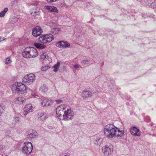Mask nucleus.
Instances as JSON below:
<instances>
[{
  "label": "nucleus",
  "mask_w": 156,
  "mask_h": 156,
  "mask_svg": "<svg viewBox=\"0 0 156 156\" xmlns=\"http://www.w3.org/2000/svg\"><path fill=\"white\" fill-rule=\"evenodd\" d=\"M54 39L53 36L51 34H44L39 37V40L41 43H35L34 45L37 48L42 49L46 48L44 44L51 42Z\"/></svg>",
  "instance_id": "1"
},
{
  "label": "nucleus",
  "mask_w": 156,
  "mask_h": 156,
  "mask_svg": "<svg viewBox=\"0 0 156 156\" xmlns=\"http://www.w3.org/2000/svg\"><path fill=\"white\" fill-rule=\"evenodd\" d=\"M38 52L36 48L32 47H26L22 52L23 56L25 58H34L38 56Z\"/></svg>",
  "instance_id": "2"
},
{
  "label": "nucleus",
  "mask_w": 156,
  "mask_h": 156,
  "mask_svg": "<svg viewBox=\"0 0 156 156\" xmlns=\"http://www.w3.org/2000/svg\"><path fill=\"white\" fill-rule=\"evenodd\" d=\"M116 127L112 124H108L104 129V134L107 137L112 138L115 136Z\"/></svg>",
  "instance_id": "3"
},
{
  "label": "nucleus",
  "mask_w": 156,
  "mask_h": 156,
  "mask_svg": "<svg viewBox=\"0 0 156 156\" xmlns=\"http://www.w3.org/2000/svg\"><path fill=\"white\" fill-rule=\"evenodd\" d=\"M12 90L13 92L21 94H24L27 92V90L25 85L21 83H17L13 86Z\"/></svg>",
  "instance_id": "4"
},
{
  "label": "nucleus",
  "mask_w": 156,
  "mask_h": 156,
  "mask_svg": "<svg viewBox=\"0 0 156 156\" xmlns=\"http://www.w3.org/2000/svg\"><path fill=\"white\" fill-rule=\"evenodd\" d=\"M36 79L35 76L33 73L26 75L22 79V82L27 85L32 83Z\"/></svg>",
  "instance_id": "5"
},
{
  "label": "nucleus",
  "mask_w": 156,
  "mask_h": 156,
  "mask_svg": "<svg viewBox=\"0 0 156 156\" xmlns=\"http://www.w3.org/2000/svg\"><path fill=\"white\" fill-rule=\"evenodd\" d=\"M23 145L22 149L23 153L27 155L29 154L32 152L33 149L32 143L30 142H26L24 143Z\"/></svg>",
  "instance_id": "6"
},
{
  "label": "nucleus",
  "mask_w": 156,
  "mask_h": 156,
  "mask_svg": "<svg viewBox=\"0 0 156 156\" xmlns=\"http://www.w3.org/2000/svg\"><path fill=\"white\" fill-rule=\"evenodd\" d=\"M74 115V113L73 111L67 108V110L64 112L63 119L65 121L72 120L73 118Z\"/></svg>",
  "instance_id": "7"
},
{
  "label": "nucleus",
  "mask_w": 156,
  "mask_h": 156,
  "mask_svg": "<svg viewBox=\"0 0 156 156\" xmlns=\"http://www.w3.org/2000/svg\"><path fill=\"white\" fill-rule=\"evenodd\" d=\"M113 149V146L112 144H108L102 147V150L105 155L107 156L112 153Z\"/></svg>",
  "instance_id": "8"
},
{
  "label": "nucleus",
  "mask_w": 156,
  "mask_h": 156,
  "mask_svg": "<svg viewBox=\"0 0 156 156\" xmlns=\"http://www.w3.org/2000/svg\"><path fill=\"white\" fill-rule=\"evenodd\" d=\"M67 108V105H60L57 107L56 110V112L57 116L58 117H60L64 113L63 111Z\"/></svg>",
  "instance_id": "9"
},
{
  "label": "nucleus",
  "mask_w": 156,
  "mask_h": 156,
  "mask_svg": "<svg viewBox=\"0 0 156 156\" xmlns=\"http://www.w3.org/2000/svg\"><path fill=\"white\" fill-rule=\"evenodd\" d=\"M42 32V30L39 26H36L32 30V34L34 37H37L41 34Z\"/></svg>",
  "instance_id": "10"
},
{
  "label": "nucleus",
  "mask_w": 156,
  "mask_h": 156,
  "mask_svg": "<svg viewBox=\"0 0 156 156\" xmlns=\"http://www.w3.org/2000/svg\"><path fill=\"white\" fill-rule=\"evenodd\" d=\"M41 105L43 107L50 106L52 103V101L46 98H42L40 100Z\"/></svg>",
  "instance_id": "11"
},
{
  "label": "nucleus",
  "mask_w": 156,
  "mask_h": 156,
  "mask_svg": "<svg viewBox=\"0 0 156 156\" xmlns=\"http://www.w3.org/2000/svg\"><path fill=\"white\" fill-rule=\"evenodd\" d=\"M70 44L67 42L62 41L58 42L56 44V46L60 48H66L70 46Z\"/></svg>",
  "instance_id": "12"
},
{
  "label": "nucleus",
  "mask_w": 156,
  "mask_h": 156,
  "mask_svg": "<svg viewBox=\"0 0 156 156\" xmlns=\"http://www.w3.org/2000/svg\"><path fill=\"white\" fill-rule=\"evenodd\" d=\"M23 115L26 116L27 115L33 111V106L31 104H28L26 105L23 108Z\"/></svg>",
  "instance_id": "13"
},
{
  "label": "nucleus",
  "mask_w": 156,
  "mask_h": 156,
  "mask_svg": "<svg viewBox=\"0 0 156 156\" xmlns=\"http://www.w3.org/2000/svg\"><path fill=\"white\" fill-rule=\"evenodd\" d=\"M130 132L131 134L134 136H139L140 135L139 129L135 127H133L131 128Z\"/></svg>",
  "instance_id": "14"
},
{
  "label": "nucleus",
  "mask_w": 156,
  "mask_h": 156,
  "mask_svg": "<svg viewBox=\"0 0 156 156\" xmlns=\"http://www.w3.org/2000/svg\"><path fill=\"white\" fill-rule=\"evenodd\" d=\"M40 59L47 62L48 63H50L51 61V58L49 57L46 53H42L40 56Z\"/></svg>",
  "instance_id": "15"
},
{
  "label": "nucleus",
  "mask_w": 156,
  "mask_h": 156,
  "mask_svg": "<svg viewBox=\"0 0 156 156\" xmlns=\"http://www.w3.org/2000/svg\"><path fill=\"white\" fill-rule=\"evenodd\" d=\"M93 94L90 91L84 90L82 93V96L84 98H88L92 96Z\"/></svg>",
  "instance_id": "16"
},
{
  "label": "nucleus",
  "mask_w": 156,
  "mask_h": 156,
  "mask_svg": "<svg viewBox=\"0 0 156 156\" xmlns=\"http://www.w3.org/2000/svg\"><path fill=\"white\" fill-rule=\"evenodd\" d=\"M45 9L51 12L58 13V11L56 7L53 6L45 5L44 6Z\"/></svg>",
  "instance_id": "17"
},
{
  "label": "nucleus",
  "mask_w": 156,
  "mask_h": 156,
  "mask_svg": "<svg viewBox=\"0 0 156 156\" xmlns=\"http://www.w3.org/2000/svg\"><path fill=\"white\" fill-rule=\"evenodd\" d=\"M47 115L45 112H43L38 113L37 116L39 120L43 121L46 118Z\"/></svg>",
  "instance_id": "18"
},
{
  "label": "nucleus",
  "mask_w": 156,
  "mask_h": 156,
  "mask_svg": "<svg viewBox=\"0 0 156 156\" xmlns=\"http://www.w3.org/2000/svg\"><path fill=\"white\" fill-rule=\"evenodd\" d=\"M115 136L117 137H121L124 134V130H122L119 129L117 127H116Z\"/></svg>",
  "instance_id": "19"
},
{
  "label": "nucleus",
  "mask_w": 156,
  "mask_h": 156,
  "mask_svg": "<svg viewBox=\"0 0 156 156\" xmlns=\"http://www.w3.org/2000/svg\"><path fill=\"white\" fill-rule=\"evenodd\" d=\"M102 138L100 136H97L95 139V140L94 142V143L95 144L97 145H100L102 142Z\"/></svg>",
  "instance_id": "20"
},
{
  "label": "nucleus",
  "mask_w": 156,
  "mask_h": 156,
  "mask_svg": "<svg viewBox=\"0 0 156 156\" xmlns=\"http://www.w3.org/2000/svg\"><path fill=\"white\" fill-rule=\"evenodd\" d=\"M14 102L16 104H23L24 102V99L22 97H18L14 100Z\"/></svg>",
  "instance_id": "21"
},
{
  "label": "nucleus",
  "mask_w": 156,
  "mask_h": 156,
  "mask_svg": "<svg viewBox=\"0 0 156 156\" xmlns=\"http://www.w3.org/2000/svg\"><path fill=\"white\" fill-rule=\"evenodd\" d=\"M60 30V29L59 28H54L51 30V32L54 35L58 34Z\"/></svg>",
  "instance_id": "22"
},
{
  "label": "nucleus",
  "mask_w": 156,
  "mask_h": 156,
  "mask_svg": "<svg viewBox=\"0 0 156 156\" xmlns=\"http://www.w3.org/2000/svg\"><path fill=\"white\" fill-rule=\"evenodd\" d=\"M91 62L89 59H86L81 61L80 63L83 66H87L89 65Z\"/></svg>",
  "instance_id": "23"
},
{
  "label": "nucleus",
  "mask_w": 156,
  "mask_h": 156,
  "mask_svg": "<svg viewBox=\"0 0 156 156\" xmlns=\"http://www.w3.org/2000/svg\"><path fill=\"white\" fill-rule=\"evenodd\" d=\"M40 90L43 93H46L48 90V87L46 85H42L40 87Z\"/></svg>",
  "instance_id": "24"
},
{
  "label": "nucleus",
  "mask_w": 156,
  "mask_h": 156,
  "mask_svg": "<svg viewBox=\"0 0 156 156\" xmlns=\"http://www.w3.org/2000/svg\"><path fill=\"white\" fill-rule=\"evenodd\" d=\"M20 120V118L19 116H16L13 118L12 124L13 125H16L18 123Z\"/></svg>",
  "instance_id": "25"
},
{
  "label": "nucleus",
  "mask_w": 156,
  "mask_h": 156,
  "mask_svg": "<svg viewBox=\"0 0 156 156\" xmlns=\"http://www.w3.org/2000/svg\"><path fill=\"white\" fill-rule=\"evenodd\" d=\"M60 65V63L59 62H58L57 64H55L54 66L53 67V68H54L53 70V71L55 72H56L58 71V69L59 68V66Z\"/></svg>",
  "instance_id": "26"
},
{
  "label": "nucleus",
  "mask_w": 156,
  "mask_h": 156,
  "mask_svg": "<svg viewBox=\"0 0 156 156\" xmlns=\"http://www.w3.org/2000/svg\"><path fill=\"white\" fill-rule=\"evenodd\" d=\"M41 12L40 11L39 9L36 10V11H34V12L31 13V14L33 16L35 17L37 16H39Z\"/></svg>",
  "instance_id": "27"
},
{
  "label": "nucleus",
  "mask_w": 156,
  "mask_h": 156,
  "mask_svg": "<svg viewBox=\"0 0 156 156\" xmlns=\"http://www.w3.org/2000/svg\"><path fill=\"white\" fill-rule=\"evenodd\" d=\"M18 19L15 17H12L11 20V23L14 24L18 22Z\"/></svg>",
  "instance_id": "28"
},
{
  "label": "nucleus",
  "mask_w": 156,
  "mask_h": 156,
  "mask_svg": "<svg viewBox=\"0 0 156 156\" xmlns=\"http://www.w3.org/2000/svg\"><path fill=\"white\" fill-rule=\"evenodd\" d=\"M11 62L12 61L11 60L10 58L9 57L7 58L5 61V63L6 65H8L10 64Z\"/></svg>",
  "instance_id": "29"
},
{
  "label": "nucleus",
  "mask_w": 156,
  "mask_h": 156,
  "mask_svg": "<svg viewBox=\"0 0 156 156\" xmlns=\"http://www.w3.org/2000/svg\"><path fill=\"white\" fill-rule=\"evenodd\" d=\"M28 137H30V138H35L36 136V135L34 133H31L28 135Z\"/></svg>",
  "instance_id": "30"
},
{
  "label": "nucleus",
  "mask_w": 156,
  "mask_h": 156,
  "mask_svg": "<svg viewBox=\"0 0 156 156\" xmlns=\"http://www.w3.org/2000/svg\"><path fill=\"white\" fill-rule=\"evenodd\" d=\"M50 68V67L48 66H45L44 67H43L41 68V70L42 71H46L47 69H48L49 68Z\"/></svg>",
  "instance_id": "31"
},
{
  "label": "nucleus",
  "mask_w": 156,
  "mask_h": 156,
  "mask_svg": "<svg viewBox=\"0 0 156 156\" xmlns=\"http://www.w3.org/2000/svg\"><path fill=\"white\" fill-rule=\"evenodd\" d=\"M5 13L1 11L0 13V17H4L5 15Z\"/></svg>",
  "instance_id": "32"
},
{
  "label": "nucleus",
  "mask_w": 156,
  "mask_h": 156,
  "mask_svg": "<svg viewBox=\"0 0 156 156\" xmlns=\"http://www.w3.org/2000/svg\"><path fill=\"white\" fill-rule=\"evenodd\" d=\"M4 109L3 108L2 106L1 105H0V115L2 114V113L3 112Z\"/></svg>",
  "instance_id": "33"
},
{
  "label": "nucleus",
  "mask_w": 156,
  "mask_h": 156,
  "mask_svg": "<svg viewBox=\"0 0 156 156\" xmlns=\"http://www.w3.org/2000/svg\"><path fill=\"white\" fill-rule=\"evenodd\" d=\"M58 104H59L62 102V101L61 100H56L55 101Z\"/></svg>",
  "instance_id": "34"
},
{
  "label": "nucleus",
  "mask_w": 156,
  "mask_h": 156,
  "mask_svg": "<svg viewBox=\"0 0 156 156\" xmlns=\"http://www.w3.org/2000/svg\"><path fill=\"white\" fill-rule=\"evenodd\" d=\"M8 10V9L7 8H5L2 11L5 13L7 12Z\"/></svg>",
  "instance_id": "35"
},
{
  "label": "nucleus",
  "mask_w": 156,
  "mask_h": 156,
  "mask_svg": "<svg viewBox=\"0 0 156 156\" xmlns=\"http://www.w3.org/2000/svg\"><path fill=\"white\" fill-rule=\"evenodd\" d=\"M73 66L75 69H76L79 66L78 65L76 64L73 65Z\"/></svg>",
  "instance_id": "36"
},
{
  "label": "nucleus",
  "mask_w": 156,
  "mask_h": 156,
  "mask_svg": "<svg viewBox=\"0 0 156 156\" xmlns=\"http://www.w3.org/2000/svg\"><path fill=\"white\" fill-rule=\"evenodd\" d=\"M48 2L51 3L54 2L53 0H47Z\"/></svg>",
  "instance_id": "37"
},
{
  "label": "nucleus",
  "mask_w": 156,
  "mask_h": 156,
  "mask_svg": "<svg viewBox=\"0 0 156 156\" xmlns=\"http://www.w3.org/2000/svg\"><path fill=\"white\" fill-rule=\"evenodd\" d=\"M36 96L38 97V96L35 94H33L32 95V97L34 98H36Z\"/></svg>",
  "instance_id": "38"
},
{
  "label": "nucleus",
  "mask_w": 156,
  "mask_h": 156,
  "mask_svg": "<svg viewBox=\"0 0 156 156\" xmlns=\"http://www.w3.org/2000/svg\"><path fill=\"white\" fill-rule=\"evenodd\" d=\"M3 39H4V40L5 39V38H4V37L0 36V40H3Z\"/></svg>",
  "instance_id": "39"
},
{
  "label": "nucleus",
  "mask_w": 156,
  "mask_h": 156,
  "mask_svg": "<svg viewBox=\"0 0 156 156\" xmlns=\"http://www.w3.org/2000/svg\"><path fill=\"white\" fill-rule=\"evenodd\" d=\"M3 40H0V42H1V41H4V39H3Z\"/></svg>",
  "instance_id": "40"
},
{
  "label": "nucleus",
  "mask_w": 156,
  "mask_h": 156,
  "mask_svg": "<svg viewBox=\"0 0 156 156\" xmlns=\"http://www.w3.org/2000/svg\"><path fill=\"white\" fill-rule=\"evenodd\" d=\"M53 0V1H54V2H55L57 0Z\"/></svg>",
  "instance_id": "41"
},
{
  "label": "nucleus",
  "mask_w": 156,
  "mask_h": 156,
  "mask_svg": "<svg viewBox=\"0 0 156 156\" xmlns=\"http://www.w3.org/2000/svg\"><path fill=\"white\" fill-rule=\"evenodd\" d=\"M68 156V155H65V156Z\"/></svg>",
  "instance_id": "42"
}]
</instances>
